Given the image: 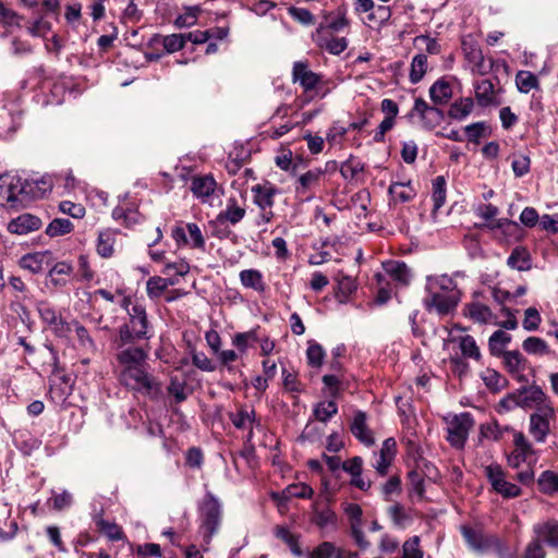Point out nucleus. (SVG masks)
<instances>
[{"instance_id": "obj_56", "label": "nucleus", "mask_w": 558, "mask_h": 558, "mask_svg": "<svg viewBox=\"0 0 558 558\" xmlns=\"http://www.w3.org/2000/svg\"><path fill=\"white\" fill-rule=\"evenodd\" d=\"M391 16V11L389 7L378 4L375 5L372 13L367 14V21L369 25L380 26L385 22H387Z\"/></svg>"}, {"instance_id": "obj_1", "label": "nucleus", "mask_w": 558, "mask_h": 558, "mask_svg": "<svg viewBox=\"0 0 558 558\" xmlns=\"http://www.w3.org/2000/svg\"><path fill=\"white\" fill-rule=\"evenodd\" d=\"M119 383L126 389L149 397L161 391L158 379L148 372V351L145 348L116 350Z\"/></svg>"}, {"instance_id": "obj_55", "label": "nucleus", "mask_w": 558, "mask_h": 558, "mask_svg": "<svg viewBox=\"0 0 558 558\" xmlns=\"http://www.w3.org/2000/svg\"><path fill=\"white\" fill-rule=\"evenodd\" d=\"M531 167V159L524 154H513L511 168L517 178H521L529 173Z\"/></svg>"}, {"instance_id": "obj_10", "label": "nucleus", "mask_w": 558, "mask_h": 558, "mask_svg": "<svg viewBox=\"0 0 558 558\" xmlns=\"http://www.w3.org/2000/svg\"><path fill=\"white\" fill-rule=\"evenodd\" d=\"M459 302V292H435L428 293L424 303L428 311H435L439 315H447L452 312Z\"/></svg>"}, {"instance_id": "obj_61", "label": "nucleus", "mask_w": 558, "mask_h": 558, "mask_svg": "<svg viewBox=\"0 0 558 558\" xmlns=\"http://www.w3.org/2000/svg\"><path fill=\"white\" fill-rule=\"evenodd\" d=\"M541 315L535 307H529L524 312L523 328L529 331L536 330L541 324Z\"/></svg>"}, {"instance_id": "obj_4", "label": "nucleus", "mask_w": 558, "mask_h": 558, "mask_svg": "<svg viewBox=\"0 0 558 558\" xmlns=\"http://www.w3.org/2000/svg\"><path fill=\"white\" fill-rule=\"evenodd\" d=\"M461 533L469 546L475 551L484 553L493 550L499 556H504L507 553L506 544L496 535L484 534L481 531L465 525L461 527Z\"/></svg>"}, {"instance_id": "obj_50", "label": "nucleus", "mask_w": 558, "mask_h": 558, "mask_svg": "<svg viewBox=\"0 0 558 558\" xmlns=\"http://www.w3.org/2000/svg\"><path fill=\"white\" fill-rule=\"evenodd\" d=\"M325 27V34H331L332 32H341L349 26V20L345 17L344 12L339 11L336 16L326 17L325 23H322Z\"/></svg>"}, {"instance_id": "obj_42", "label": "nucleus", "mask_w": 558, "mask_h": 558, "mask_svg": "<svg viewBox=\"0 0 558 558\" xmlns=\"http://www.w3.org/2000/svg\"><path fill=\"white\" fill-rule=\"evenodd\" d=\"M338 412V405L333 400L322 401L317 403L313 410L315 418L319 422L326 423Z\"/></svg>"}, {"instance_id": "obj_2", "label": "nucleus", "mask_w": 558, "mask_h": 558, "mask_svg": "<svg viewBox=\"0 0 558 558\" xmlns=\"http://www.w3.org/2000/svg\"><path fill=\"white\" fill-rule=\"evenodd\" d=\"M129 320L119 328L117 336L112 340L114 350H129L132 348H143L138 344L142 340H149L153 337L151 325L145 307L140 303H134L128 310Z\"/></svg>"}, {"instance_id": "obj_14", "label": "nucleus", "mask_w": 558, "mask_h": 558, "mask_svg": "<svg viewBox=\"0 0 558 558\" xmlns=\"http://www.w3.org/2000/svg\"><path fill=\"white\" fill-rule=\"evenodd\" d=\"M325 173V170L315 168L301 174L295 182V193L304 196L305 199H311L313 191L319 186Z\"/></svg>"}, {"instance_id": "obj_24", "label": "nucleus", "mask_w": 558, "mask_h": 558, "mask_svg": "<svg viewBox=\"0 0 558 558\" xmlns=\"http://www.w3.org/2000/svg\"><path fill=\"white\" fill-rule=\"evenodd\" d=\"M245 213V209L238 205L235 198H230L227 203L226 209L220 211L216 217L217 223L218 226H222L226 222L236 225L244 218Z\"/></svg>"}, {"instance_id": "obj_5", "label": "nucleus", "mask_w": 558, "mask_h": 558, "mask_svg": "<svg viewBox=\"0 0 558 558\" xmlns=\"http://www.w3.org/2000/svg\"><path fill=\"white\" fill-rule=\"evenodd\" d=\"M292 82L298 83L304 94L312 99L314 96L319 95L323 85V76L313 72L307 62L296 61L292 68Z\"/></svg>"}, {"instance_id": "obj_30", "label": "nucleus", "mask_w": 558, "mask_h": 558, "mask_svg": "<svg viewBox=\"0 0 558 558\" xmlns=\"http://www.w3.org/2000/svg\"><path fill=\"white\" fill-rule=\"evenodd\" d=\"M385 270L392 280L404 286L408 284L412 278L410 268L403 262H389L385 265Z\"/></svg>"}, {"instance_id": "obj_22", "label": "nucleus", "mask_w": 558, "mask_h": 558, "mask_svg": "<svg viewBox=\"0 0 558 558\" xmlns=\"http://www.w3.org/2000/svg\"><path fill=\"white\" fill-rule=\"evenodd\" d=\"M533 532L537 538L543 543H547L549 546H558V522L549 520L546 522L537 523L533 527Z\"/></svg>"}, {"instance_id": "obj_54", "label": "nucleus", "mask_w": 558, "mask_h": 558, "mask_svg": "<svg viewBox=\"0 0 558 558\" xmlns=\"http://www.w3.org/2000/svg\"><path fill=\"white\" fill-rule=\"evenodd\" d=\"M282 385L287 392L301 393L304 391V385L299 380L298 375L286 368L282 369Z\"/></svg>"}, {"instance_id": "obj_34", "label": "nucleus", "mask_w": 558, "mask_h": 558, "mask_svg": "<svg viewBox=\"0 0 558 558\" xmlns=\"http://www.w3.org/2000/svg\"><path fill=\"white\" fill-rule=\"evenodd\" d=\"M175 283L177 281L172 278L150 277L146 282L147 295L150 299H159L168 287Z\"/></svg>"}, {"instance_id": "obj_31", "label": "nucleus", "mask_w": 558, "mask_h": 558, "mask_svg": "<svg viewBox=\"0 0 558 558\" xmlns=\"http://www.w3.org/2000/svg\"><path fill=\"white\" fill-rule=\"evenodd\" d=\"M389 194L392 197V201L395 203H407L412 201L415 195L416 191L411 185V182L401 183V182H393L390 184L388 189Z\"/></svg>"}, {"instance_id": "obj_33", "label": "nucleus", "mask_w": 558, "mask_h": 558, "mask_svg": "<svg viewBox=\"0 0 558 558\" xmlns=\"http://www.w3.org/2000/svg\"><path fill=\"white\" fill-rule=\"evenodd\" d=\"M239 277L243 287L253 289L257 292L265 291L266 284L259 270L245 269L240 272Z\"/></svg>"}, {"instance_id": "obj_32", "label": "nucleus", "mask_w": 558, "mask_h": 558, "mask_svg": "<svg viewBox=\"0 0 558 558\" xmlns=\"http://www.w3.org/2000/svg\"><path fill=\"white\" fill-rule=\"evenodd\" d=\"M312 522L318 527L324 529L329 525H335L337 522V515L328 506H319L315 504Z\"/></svg>"}, {"instance_id": "obj_63", "label": "nucleus", "mask_w": 558, "mask_h": 558, "mask_svg": "<svg viewBox=\"0 0 558 558\" xmlns=\"http://www.w3.org/2000/svg\"><path fill=\"white\" fill-rule=\"evenodd\" d=\"M545 548L536 536L527 544L523 558H545Z\"/></svg>"}, {"instance_id": "obj_12", "label": "nucleus", "mask_w": 558, "mask_h": 558, "mask_svg": "<svg viewBox=\"0 0 558 558\" xmlns=\"http://www.w3.org/2000/svg\"><path fill=\"white\" fill-rule=\"evenodd\" d=\"M412 114L420 117L422 126L426 130L435 129L444 119L442 111L434 106H429L423 98L415 99Z\"/></svg>"}, {"instance_id": "obj_51", "label": "nucleus", "mask_w": 558, "mask_h": 558, "mask_svg": "<svg viewBox=\"0 0 558 558\" xmlns=\"http://www.w3.org/2000/svg\"><path fill=\"white\" fill-rule=\"evenodd\" d=\"M521 392L524 396L525 404L535 403L538 407L546 404L545 401L547 397L539 386L533 385L525 387Z\"/></svg>"}, {"instance_id": "obj_9", "label": "nucleus", "mask_w": 558, "mask_h": 558, "mask_svg": "<svg viewBox=\"0 0 558 558\" xmlns=\"http://www.w3.org/2000/svg\"><path fill=\"white\" fill-rule=\"evenodd\" d=\"M462 50L474 74L486 75L492 71L493 61L486 60L481 47L473 40L464 39Z\"/></svg>"}, {"instance_id": "obj_49", "label": "nucleus", "mask_w": 558, "mask_h": 558, "mask_svg": "<svg viewBox=\"0 0 558 558\" xmlns=\"http://www.w3.org/2000/svg\"><path fill=\"white\" fill-rule=\"evenodd\" d=\"M201 9L196 5L185 8L184 12L180 14L174 25L179 28L191 27L196 24Z\"/></svg>"}, {"instance_id": "obj_40", "label": "nucleus", "mask_w": 558, "mask_h": 558, "mask_svg": "<svg viewBox=\"0 0 558 558\" xmlns=\"http://www.w3.org/2000/svg\"><path fill=\"white\" fill-rule=\"evenodd\" d=\"M538 488L546 495H553L558 492V473L554 471H544L537 480Z\"/></svg>"}, {"instance_id": "obj_27", "label": "nucleus", "mask_w": 558, "mask_h": 558, "mask_svg": "<svg viewBox=\"0 0 558 558\" xmlns=\"http://www.w3.org/2000/svg\"><path fill=\"white\" fill-rule=\"evenodd\" d=\"M468 316L475 323L478 324H494L496 316L492 310L480 302H473L466 306Z\"/></svg>"}, {"instance_id": "obj_46", "label": "nucleus", "mask_w": 558, "mask_h": 558, "mask_svg": "<svg viewBox=\"0 0 558 558\" xmlns=\"http://www.w3.org/2000/svg\"><path fill=\"white\" fill-rule=\"evenodd\" d=\"M432 199L434 203V213L437 211L446 202V180L442 175H438L433 181Z\"/></svg>"}, {"instance_id": "obj_13", "label": "nucleus", "mask_w": 558, "mask_h": 558, "mask_svg": "<svg viewBox=\"0 0 558 558\" xmlns=\"http://www.w3.org/2000/svg\"><path fill=\"white\" fill-rule=\"evenodd\" d=\"M506 371L520 383H527L525 371L529 362L518 350L506 351L501 356Z\"/></svg>"}, {"instance_id": "obj_17", "label": "nucleus", "mask_w": 558, "mask_h": 558, "mask_svg": "<svg viewBox=\"0 0 558 558\" xmlns=\"http://www.w3.org/2000/svg\"><path fill=\"white\" fill-rule=\"evenodd\" d=\"M366 413L363 411H356L350 425V430L356 439L367 447L374 445V436L372 430L366 424Z\"/></svg>"}, {"instance_id": "obj_58", "label": "nucleus", "mask_w": 558, "mask_h": 558, "mask_svg": "<svg viewBox=\"0 0 558 558\" xmlns=\"http://www.w3.org/2000/svg\"><path fill=\"white\" fill-rule=\"evenodd\" d=\"M185 41V34H171L163 37L162 45L167 52L172 53L183 49Z\"/></svg>"}, {"instance_id": "obj_8", "label": "nucleus", "mask_w": 558, "mask_h": 558, "mask_svg": "<svg viewBox=\"0 0 558 558\" xmlns=\"http://www.w3.org/2000/svg\"><path fill=\"white\" fill-rule=\"evenodd\" d=\"M555 420V410L550 404L537 407L530 415L529 432L537 442H544L550 432V422Z\"/></svg>"}, {"instance_id": "obj_35", "label": "nucleus", "mask_w": 558, "mask_h": 558, "mask_svg": "<svg viewBox=\"0 0 558 558\" xmlns=\"http://www.w3.org/2000/svg\"><path fill=\"white\" fill-rule=\"evenodd\" d=\"M48 257V252H36L26 254L20 259V266L33 274H38L44 268V263Z\"/></svg>"}, {"instance_id": "obj_44", "label": "nucleus", "mask_w": 558, "mask_h": 558, "mask_svg": "<svg viewBox=\"0 0 558 558\" xmlns=\"http://www.w3.org/2000/svg\"><path fill=\"white\" fill-rule=\"evenodd\" d=\"M459 348L463 357L473 359L475 361L481 359L480 348L477 347L476 341L472 336L466 335L461 337L459 340Z\"/></svg>"}, {"instance_id": "obj_23", "label": "nucleus", "mask_w": 558, "mask_h": 558, "mask_svg": "<svg viewBox=\"0 0 558 558\" xmlns=\"http://www.w3.org/2000/svg\"><path fill=\"white\" fill-rule=\"evenodd\" d=\"M507 265L518 271H527L532 268L531 254L524 246H515L508 259Z\"/></svg>"}, {"instance_id": "obj_48", "label": "nucleus", "mask_w": 558, "mask_h": 558, "mask_svg": "<svg viewBox=\"0 0 558 558\" xmlns=\"http://www.w3.org/2000/svg\"><path fill=\"white\" fill-rule=\"evenodd\" d=\"M522 348L529 354L545 355L550 352L547 342L538 337L526 338L522 343Z\"/></svg>"}, {"instance_id": "obj_19", "label": "nucleus", "mask_w": 558, "mask_h": 558, "mask_svg": "<svg viewBox=\"0 0 558 558\" xmlns=\"http://www.w3.org/2000/svg\"><path fill=\"white\" fill-rule=\"evenodd\" d=\"M41 220L34 215L23 214L12 219L8 225V230L15 234H27L40 228Z\"/></svg>"}, {"instance_id": "obj_29", "label": "nucleus", "mask_w": 558, "mask_h": 558, "mask_svg": "<svg viewBox=\"0 0 558 558\" xmlns=\"http://www.w3.org/2000/svg\"><path fill=\"white\" fill-rule=\"evenodd\" d=\"M232 424L239 429H248V438L253 435V424L255 422V411L246 408H240L236 412L229 415Z\"/></svg>"}, {"instance_id": "obj_60", "label": "nucleus", "mask_w": 558, "mask_h": 558, "mask_svg": "<svg viewBox=\"0 0 558 558\" xmlns=\"http://www.w3.org/2000/svg\"><path fill=\"white\" fill-rule=\"evenodd\" d=\"M185 228L190 235V238H189L190 244L189 245H191V247H193V248L204 250L205 248V239L202 234L199 227L196 223L190 222V223L185 225Z\"/></svg>"}, {"instance_id": "obj_43", "label": "nucleus", "mask_w": 558, "mask_h": 558, "mask_svg": "<svg viewBox=\"0 0 558 558\" xmlns=\"http://www.w3.org/2000/svg\"><path fill=\"white\" fill-rule=\"evenodd\" d=\"M388 514L391 518L393 524L399 529L407 527L412 522L411 514L400 504H395L389 507Z\"/></svg>"}, {"instance_id": "obj_20", "label": "nucleus", "mask_w": 558, "mask_h": 558, "mask_svg": "<svg viewBox=\"0 0 558 558\" xmlns=\"http://www.w3.org/2000/svg\"><path fill=\"white\" fill-rule=\"evenodd\" d=\"M252 193L254 194V203L259 207V209H268L274 206V198L278 194V189L267 182L254 185L252 187Z\"/></svg>"}, {"instance_id": "obj_11", "label": "nucleus", "mask_w": 558, "mask_h": 558, "mask_svg": "<svg viewBox=\"0 0 558 558\" xmlns=\"http://www.w3.org/2000/svg\"><path fill=\"white\" fill-rule=\"evenodd\" d=\"M37 310L40 319L47 324L58 337H65L71 331L70 324L63 320L56 308L49 303L40 302Z\"/></svg>"}, {"instance_id": "obj_64", "label": "nucleus", "mask_w": 558, "mask_h": 558, "mask_svg": "<svg viewBox=\"0 0 558 558\" xmlns=\"http://www.w3.org/2000/svg\"><path fill=\"white\" fill-rule=\"evenodd\" d=\"M336 554V546L330 542H323L310 555V558H331Z\"/></svg>"}, {"instance_id": "obj_7", "label": "nucleus", "mask_w": 558, "mask_h": 558, "mask_svg": "<svg viewBox=\"0 0 558 558\" xmlns=\"http://www.w3.org/2000/svg\"><path fill=\"white\" fill-rule=\"evenodd\" d=\"M473 425L474 421L470 413H461L447 418V440L451 446L462 448Z\"/></svg>"}, {"instance_id": "obj_59", "label": "nucleus", "mask_w": 558, "mask_h": 558, "mask_svg": "<svg viewBox=\"0 0 558 558\" xmlns=\"http://www.w3.org/2000/svg\"><path fill=\"white\" fill-rule=\"evenodd\" d=\"M343 511L348 517L350 527L355 525H363V510L360 505L355 502H345L343 505Z\"/></svg>"}, {"instance_id": "obj_45", "label": "nucleus", "mask_w": 558, "mask_h": 558, "mask_svg": "<svg viewBox=\"0 0 558 558\" xmlns=\"http://www.w3.org/2000/svg\"><path fill=\"white\" fill-rule=\"evenodd\" d=\"M73 223L65 218L53 219L46 228V233L51 236H61L70 233L73 230Z\"/></svg>"}, {"instance_id": "obj_53", "label": "nucleus", "mask_w": 558, "mask_h": 558, "mask_svg": "<svg viewBox=\"0 0 558 558\" xmlns=\"http://www.w3.org/2000/svg\"><path fill=\"white\" fill-rule=\"evenodd\" d=\"M283 494L287 498H303V499H310L314 495V490L311 486H308L305 483H298V484H291L289 485L284 490Z\"/></svg>"}, {"instance_id": "obj_18", "label": "nucleus", "mask_w": 558, "mask_h": 558, "mask_svg": "<svg viewBox=\"0 0 558 558\" xmlns=\"http://www.w3.org/2000/svg\"><path fill=\"white\" fill-rule=\"evenodd\" d=\"M23 203L35 198H41L51 192L52 183L46 178L22 181Z\"/></svg>"}, {"instance_id": "obj_57", "label": "nucleus", "mask_w": 558, "mask_h": 558, "mask_svg": "<svg viewBox=\"0 0 558 558\" xmlns=\"http://www.w3.org/2000/svg\"><path fill=\"white\" fill-rule=\"evenodd\" d=\"M275 534H276V536L278 538L282 539L290 547L291 551L295 556H301L302 555V550H301V548L299 546L298 538L287 527L278 526L276 529V533Z\"/></svg>"}, {"instance_id": "obj_28", "label": "nucleus", "mask_w": 558, "mask_h": 558, "mask_svg": "<svg viewBox=\"0 0 558 558\" xmlns=\"http://www.w3.org/2000/svg\"><path fill=\"white\" fill-rule=\"evenodd\" d=\"M475 99L482 107H488L495 101V87L490 80L474 83Z\"/></svg>"}, {"instance_id": "obj_21", "label": "nucleus", "mask_w": 558, "mask_h": 558, "mask_svg": "<svg viewBox=\"0 0 558 558\" xmlns=\"http://www.w3.org/2000/svg\"><path fill=\"white\" fill-rule=\"evenodd\" d=\"M217 183L210 175L194 177L192 179L191 191L194 196L203 203L209 202V197L215 193Z\"/></svg>"}, {"instance_id": "obj_16", "label": "nucleus", "mask_w": 558, "mask_h": 558, "mask_svg": "<svg viewBox=\"0 0 558 558\" xmlns=\"http://www.w3.org/2000/svg\"><path fill=\"white\" fill-rule=\"evenodd\" d=\"M121 232L114 229H104L99 231L96 251L102 258H110L113 256L116 246L119 244Z\"/></svg>"}, {"instance_id": "obj_62", "label": "nucleus", "mask_w": 558, "mask_h": 558, "mask_svg": "<svg viewBox=\"0 0 558 558\" xmlns=\"http://www.w3.org/2000/svg\"><path fill=\"white\" fill-rule=\"evenodd\" d=\"M494 490L505 498H514L521 494V488L518 485L506 481V478H502V481L494 487Z\"/></svg>"}, {"instance_id": "obj_26", "label": "nucleus", "mask_w": 558, "mask_h": 558, "mask_svg": "<svg viewBox=\"0 0 558 558\" xmlns=\"http://www.w3.org/2000/svg\"><path fill=\"white\" fill-rule=\"evenodd\" d=\"M94 522L98 531L107 536L111 542L124 541L125 534L120 525L116 522L107 521L101 514L94 517Z\"/></svg>"}, {"instance_id": "obj_39", "label": "nucleus", "mask_w": 558, "mask_h": 558, "mask_svg": "<svg viewBox=\"0 0 558 558\" xmlns=\"http://www.w3.org/2000/svg\"><path fill=\"white\" fill-rule=\"evenodd\" d=\"M428 68L427 57L424 53H418L413 57L410 69V82L412 84L418 83L425 75Z\"/></svg>"}, {"instance_id": "obj_25", "label": "nucleus", "mask_w": 558, "mask_h": 558, "mask_svg": "<svg viewBox=\"0 0 558 558\" xmlns=\"http://www.w3.org/2000/svg\"><path fill=\"white\" fill-rule=\"evenodd\" d=\"M426 291L427 293L458 292L456 281L447 275L427 277Z\"/></svg>"}, {"instance_id": "obj_47", "label": "nucleus", "mask_w": 558, "mask_h": 558, "mask_svg": "<svg viewBox=\"0 0 558 558\" xmlns=\"http://www.w3.org/2000/svg\"><path fill=\"white\" fill-rule=\"evenodd\" d=\"M337 298L340 302H344L356 290L354 280L350 276L342 274H339L337 277Z\"/></svg>"}, {"instance_id": "obj_3", "label": "nucleus", "mask_w": 558, "mask_h": 558, "mask_svg": "<svg viewBox=\"0 0 558 558\" xmlns=\"http://www.w3.org/2000/svg\"><path fill=\"white\" fill-rule=\"evenodd\" d=\"M222 520V509L219 500L208 493L199 507V533L206 545L218 533Z\"/></svg>"}, {"instance_id": "obj_38", "label": "nucleus", "mask_w": 558, "mask_h": 558, "mask_svg": "<svg viewBox=\"0 0 558 558\" xmlns=\"http://www.w3.org/2000/svg\"><path fill=\"white\" fill-rule=\"evenodd\" d=\"M474 102L470 97L456 100L449 108L448 114L454 120H463L473 110Z\"/></svg>"}, {"instance_id": "obj_6", "label": "nucleus", "mask_w": 558, "mask_h": 558, "mask_svg": "<svg viewBox=\"0 0 558 558\" xmlns=\"http://www.w3.org/2000/svg\"><path fill=\"white\" fill-rule=\"evenodd\" d=\"M23 204L22 180L15 175H0V206L14 209Z\"/></svg>"}, {"instance_id": "obj_37", "label": "nucleus", "mask_w": 558, "mask_h": 558, "mask_svg": "<svg viewBox=\"0 0 558 558\" xmlns=\"http://www.w3.org/2000/svg\"><path fill=\"white\" fill-rule=\"evenodd\" d=\"M452 95L451 86L444 80L436 81L429 87V96L435 105H441L449 100Z\"/></svg>"}, {"instance_id": "obj_15", "label": "nucleus", "mask_w": 558, "mask_h": 558, "mask_svg": "<svg viewBox=\"0 0 558 558\" xmlns=\"http://www.w3.org/2000/svg\"><path fill=\"white\" fill-rule=\"evenodd\" d=\"M315 41L318 47L327 50L331 54H340L348 48L345 37H335L331 34H325L324 25L316 29Z\"/></svg>"}, {"instance_id": "obj_41", "label": "nucleus", "mask_w": 558, "mask_h": 558, "mask_svg": "<svg viewBox=\"0 0 558 558\" xmlns=\"http://www.w3.org/2000/svg\"><path fill=\"white\" fill-rule=\"evenodd\" d=\"M515 84L521 93L527 94L538 88V78L530 71H519L515 75Z\"/></svg>"}, {"instance_id": "obj_52", "label": "nucleus", "mask_w": 558, "mask_h": 558, "mask_svg": "<svg viewBox=\"0 0 558 558\" xmlns=\"http://www.w3.org/2000/svg\"><path fill=\"white\" fill-rule=\"evenodd\" d=\"M421 538L415 535L407 539L402 545V558H423L424 553L420 547Z\"/></svg>"}, {"instance_id": "obj_36", "label": "nucleus", "mask_w": 558, "mask_h": 558, "mask_svg": "<svg viewBox=\"0 0 558 558\" xmlns=\"http://www.w3.org/2000/svg\"><path fill=\"white\" fill-rule=\"evenodd\" d=\"M511 341V336L502 330H496L489 337L488 347L489 352L494 356H501L506 351L504 350Z\"/></svg>"}]
</instances>
